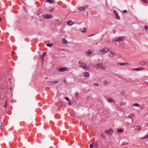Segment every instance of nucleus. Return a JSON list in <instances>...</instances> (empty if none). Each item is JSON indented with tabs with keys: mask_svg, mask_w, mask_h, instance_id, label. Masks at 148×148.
I'll list each match as a JSON object with an SVG mask.
<instances>
[{
	"mask_svg": "<svg viewBox=\"0 0 148 148\" xmlns=\"http://www.w3.org/2000/svg\"><path fill=\"white\" fill-rule=\"evenodd\" d=\"M46 2H48L50 3H53L54 2L53 0H47Z\"/></svg>",
	"mask_w": 148,
	"mask_h": 148,
	"instance_id": "nucleus-19",
	"label": "nucleus"
},
{
	"mask_svg": "<svg viewBox=\"0 0 148 148\" xmlns=\"http://www.w3.org/2000/svg\"><path fill=\"white\" fill-rule=\"evenodd\" d=\"M69 70V69L67 67H61L59 69L58 71L60 72H63L65 71H68Z\"/></svg>",
	"mask_w": 148,
	"mask_h": 148,
	"instance_id": "nucleus-3",
	"label": "nucleus"
},
{
	"mask_svg": "<svg viewBox=\"0 0 148 148\" xmlns=\"http://www.w3.org/2000/svg\"><path fill=\"white\" fill-rule=\"evenodd\" d=\"M134 106L139 107L140 106V105L138 103H135L133 105Z\"/></svg>",
	"mask_w": 148,
	"mask_h": 148,
	"instance_id": "nucleus-25",
	"label": "nucleus"
},
{
	"mask_svg": "<svg viewBox=\"0 0 148 148\" xmlns=\"http://www.w3.org/2000/svg\"><path fill=\"white\" fill-rule=\"evenodd\" d=\"M105 132L107 134V135L108 136H111L113 133V131L112 129H110L109 130H105Z\"/></svg>",
	"mask_w": 148,
	"mask_h": 148,
	"instance_id": "nucleus-7",
	"label": "nucleus"
},
{
	"mask_svg": "<svg viewBox=\"0 0 148 148\" xmlns=\"http://www.w3.org/2000/svg\"><path fill=\"white\" fill-rule=\"evenodd\" d=\"M134 116V114H130L129 115L128 117L130 118H133Z\"/></svg>",
	"mask_w": 148,
	"mask_h": 148,
	"instance_id": "nucleus-18",
	"label": "nucleus"
},
{
	"mask_svg": "<svg viewBox=\"0 0 148 148\" xmlns=\"http://www.w3.org/2000/svg\"><path fill=\"white\" fill-rule=\"evenodd\" d=\"M95 67L97 69L104 70L105 69L106 66L104 65H102L101 64L99 63L96 64L95 66Z\"/></svg>",
	"mask_w": 148,
	"mask_h": 148,
	"instance_id": "nucleus-1",
	"label": "nucleus"
},
{
	"mask_svg": "<svg viewBox=\"0 0 148 148\" xmlns=\"http://www.w3.org/2000/svg\"><path fill=\"white\" fill-rule=\"evenodd\" d=\"M93 52V51L92 49H90L88 50L86 52V55L87 56H89L90 54L92 53Z\"/></svg>",
	"mask_w": 148,
	"mask_h": 148,
	"instance_id": "nucleus-8",
	"label": "nucleus"
},
{
	"mask_svg": "<svg viewBox=\"0 0 148 148\" xmlns=\"http://www.w3.org/2000/svg\"><path fill=\"white\" fill-rule=\"evenodd\" d=\"M125 38V36H123L120 37H119L117 39H115V41L118 42H121L123 41Z\"/></svg>",
	"mask_w": 148,
	"mask_h": 148,
	"instance_id": "nucleus-2",
	"label": "nucleus"
},
{
	"mask_svg": "<svg viewBox=\"0 0 148 148\" xmlns=\"http://www.w3.org/2000/svg\"><path fill=\"white\" fill-rule=\"evenodd\" d=\"M1 21V18H0V21Z\"/></svg>",
	"mask_w": 148,
	"mask_h": 148,
	"instance_id": "nucleus-41",
	"label": "nucleus"
},
{
	"mask_svg": "<svg viewBox=\"0 0 148 148\" xmlns=\"http://www.w3.org/2000/svg\"><path fill=\"white\" fill-rule=\"evenodd\" d=\"M65 99L69 101L70 100L67 97H65Z\"/></svg>",
	"mask_w": 148,
	"mask_h": 148,
	"instance_id": "nucleus-29",
	"label": "nucleus"
},
{
	"mask_svg": "<svg viewBox=\"0 0 148 148\" xmlns=\"http://www.w3.org/2000/svg\"><path fill=\"white\" fill-rule=\"evenodd\" d=\"M69 105H71V101H70V100L69 101Z\"/></svg>",
	"mask_w": 148,
	"mask_h": 148,
	"instance_id": "nucleus-37",
	"label": "nucleus"
},
{
	"mask_svg": "<svg viewBox=\"0 0 148 148\" xmlns=\"http://www.w3.org/2000/svg\"><path fill=\"white\" fill-rule=\"evenodd\" d=\"M79 64H80V66L84 69L89 68V67L87 66L86 64H84L82 62H79Z\"/></svg>",
	"mask_w": 148,
	"mask_h": 148,
	"instance_id": "nucleus-4",
	"label": "nucleus"
},
{
	"mask_svg": "<svg viewBox=\"0 0 148 148\" xmlns=\"http://www.w3.org/2000/svg\"><path fill=\"white\" fill-rule=\"evenodd\" d=\"M108 83V82L107 81H104L103 82V84L104 85H106Z\"/></svg>",
	"mask_w": 148,
	"mask_h": 148,
	"instance_id": "nucleus-27",
	"label": "nucleus"
},
{
	"mask_svg": "<svg viewBox=\"0 0 148 148\" xmlns=\"http://www.w3.org/2000/svg\"><path fill=\"white\" fill-rule=\"evenodd\" d=\"M148 138V134L144 136L142 138L143 139H145Z\"/></svg>",
	"mask_w": 148,
	"mask_h": 148,
	"instance_id": "nucleus-26",
	"label": "nucleus"
},
{
	"mask_svg": "<svg viewBox=\"0 0 148 148\" xmlns=\"http://www.w3.org/2000/svg\"><path fill=\"white\" fill-rule=\"evenodd\" d=\"M108 51L109 49L106 48H104L100 50V52L102 54H104Z\"/></svg>",
	"mask_w": 148,
	"mask_h": 148,
	"instance_id": "nucleus-6",
	"label": "nucleus"
},
{
	"mask_svg": "<svg viewBox=\"0 0 148 148\" xmlns=\"http://www.w3.org/2000/svg\"><path fill=\"white\" fill-rule=\"evenodd\" d=\"M63 41L64 42H65L66 44L67 43V41L65 39H64Z\"/></svg>",
	"mask_w": 148,
	"mask_h": 148,
	"instance_id": "nucleus-30",
	"label": "nucleus"
},
{
	"mask_svg": "<svg viewBox=\"0 0 148 148\" xmlns=\"http://www.w3.org/2000/svg\"><path fill=\"white\" fill-rule=\"evenodd\" d=\"M118 132L119 133H121L123 131V130L122 129H118L117 130Z\"/></svg>",
	"mask_w": 148,
	"mask_h": 148,
	"instance_id": "nucleus-22",
	"label": "nucleus"
},
{
	"mask_svg": "<svg viewBox=\"0 0 148 148\" xmlns=\"http://www.w3.org/2000/svg\"><path fill=\"white\" fill-rule=\"evenodd\" d=\"M87 8V7L86 6L85 7H80L78 8V10L82 11H83L86 10Z\"/></svg>",
	"mask_w": 148,
	"mask_h": 148,
	"instance_id": "nucleus-12",
	"label": "nucleus"
},
{
	"mask_svg": "<svg viewBox=\"0 0 148 148\" xmlns=\"http://www.w3.org/2000/svg\"><path fill=\"white\" fill-rule=\"evenodd\" d=\"M83 74L84 76L86 77H88L90 75L89 73L87 72L84 73Z\"/></svg>",
	"mask_w": 148,
	"mask_h": 148,
	"instance_id": "nucleus-15",
	"label": "nucleus"
},
{
	"mask_svg": "<svg viewBox=\"0 0 148 148\" xmlns=\"http://www.w3.org/2000/svg\"><path fill=\"white\" fill-rule=\"evenodd\" d=\"M82 32H86V29L85 27H84L83 29L81 31Z\"/></svg>",
	"mask_w": 148,
	"mask_h": 148,
	"instance_id": "nucleus-23",
	"label": "nucleus"
},
{
	"mask_svg": "<svg viewBox=\"0 0 148 148\" xmlns=\"http://www.w3.org/2000/svg\"><path fill=\"white\" fill-rule=\"evenodd\" d=\"M127 11V10H124L123 11V12L124 13H125Z\"/></svg>",
	"mask_w": 148,
	"mask_h": 148,
	"instance_id": "nucleus-38",
	"label": "nucleus"
},
{
	"mask_svg": "<svg viewBox=\"0 0 148 148\" xmlns=\"http://www.w3.org/2000/svg\"><path fill=\"white\" fill-rule=\"evenodd\" d=\"M121 66H123L126 64H128L127 63H119V64Z\"/></svg>",
	"mask_w": 148,
	"mask_h": 148,
	"instance_id": "nucleus-21",
	"label": "nucleus"
},
{
	"mask_svg": "<svg viewBox=\"0 0 148 148\" xmlns=\"http://www.w3.org/2000/svg\"><path fill=\"white\" fill-rule=\"evenodd\" d=\"M94 86H99V85L97 83H95V84H94Z\"/></svg>",
	"mask_w": 148,
	"mask_h": 148,
	"instance_id": "nucleus-36",
	"label": "nucleus"
},
{
	"mask_svg": "<svg viewBox=\"0 0 148 148\" xmlns=\"http://www.w3.org/2000/svg\"><path fill=\"white\" fill-rule=\"evenodd\" d=\"M145 30H148V26H145Z\"/></svg>",
	"mask_w": 148,
	"mask_h": 148,
	"instance_id": "nucleus-32",
	"label": "nucleus"
},
{
	"mask_svg": "<svg viewBox=\"0 0 148 148\" xmlns=\"http://www.w3.org/2000/svg\"><path fill=\"white\" fill-rule=\"evenodd\" d=\"M58 82L57 81H52V82H49L51 84H56Z\"/></svg>",
	"mask_w": 148,
	"mask_h": 148,
	"instance_id": "nucleus-17",
	"label": "nucleus"
},
{
	"mask_svg": "<svg viewBox=\"0 0 148 148\" xmlns=\"http://www.w3.org/2000/svg\"><path fill=\"white\" fill-rule=\"evenodd\" d=\"M93 146V144H91L90 146V148H92Z\"/></svg>",
	"mask_w": 148,
	"mask_h": 148,
	"instance_id": "nucleus-34",
	"label": "nucleus"
},
{
	"mask_svg": "<svg viewBox=\"0 0 148 148\" xmlns=\"http://www.w3.org/2000/svg\"><path fill=\"white\" fill-rule=\"evenodd\" d=\"M122 94H124V93L123 92H121V95H122Z\"/></svg>",
	"mask_w": 148,
	"mask_h": 148,
	"instance_id": "nucleus-40",
	"label": "nucleus"
},
{
	"mask_svg": "<svg viewBox=\"0 0 148 148\" xmlns=\"http://www.w3.org/2000/svg\"><path fill=\"white\" fill-rule=\"evenodd\" d=\"M46 55V53L45 52H43L42 53V56L43 57L45 56Z\"/></svg>",
	"mask_w": 148,
	"mask_h": 148,
	"instance_id": "nucleus-33",
	"label": "nucleus"
},
{
	"mask_svg": "<svg viewBox=\"0 0 148 148\" xmlns=\"http://www.w3.org/2000/svg\"><path fill=\"white\" fill-rule=\"evenodd\" d=\"M142 1L144 2L145 3H147V1L146 0H141Z\"/></svg>",
	"mask_w": 148,
	"mask_h": 148,
	"instance_id": "nucleus-31",
	"label": "nucleus"
},
{
	"mask_svg": "<svg viewBox=\"0 0 148 148\" xmlns=\"http://www.w3.org/2000/svg\"><path fill=\"white\" fill-rule=\"evenodd\" d=\"M74 23V22L72 21L69 20L68 21L67 23V24L70 25H72Z\"/></svg>",
	"mask_w": 148,
	"mask_h": 148,
	"instance_id": "nucleus-13",
	"label": "nucleus"
},
{
	"mask_svg": "<svg viewBox=\"0 0 148 148\" xmlns=\"http://www.w3.org/2000/svg\"><path fill=\"white\" fill-rule=\"evenodd\" d=\"M133 70L135 71H140L144 70V69L142 67H140L135 69H133Z\"/></svg>",
	"mask_w": 148,
	"mask_h": 148,
	"instance_id": "nucleus-9",
	"label": "nucleus"
},
{
	"mask_svg": "<svg viewBox=\"0 0 148 148\" xmlns=\"http://www.w3.org/2000/svg\"><path fill=\"white\" fill-rule=\"evenodd\" d=\"M116 110L117 111H120L121 110V107L119 106L116 107Z\"/></svg>",
	"mask_w": 148,
	"mask_h": 148,
	"instance_id": "nucleus-20",
	"label": "nucleus"
},
{
	"mask_svg": "<svg viewBox=\"0 0 148 148\" xmlns=\"http://www.w3.org/2000/svg\"><path fill=\"white\" fill-rule=\"evenodd\" d=\"M140 64L141 66H144L146 64V63L144 61H141L140 62Z\"/></svg>",
	"mask_w": 148,
	"mask_h": 148,
	"instance_id": "nucleus-16",
	"label": "nucleus"
},
{
	"mask_svg": "<svg viewBox=\"0 0 148 148\" xmlns=\"http://www.w3.org/2000/svg\"><path fill=\"white\" fill-rule=\"evenodd\" d=\"M137 129L138 130L140 131L142 129V127L141 126H138Z\"/></svg>",
	"mask_w": 148,
	"mask_h": 148,
	"instance_id": "nucleus-28",
	"label": "nucleus"
},
{
	"mask_svg": "<svg viewBox=\"0 0 148 148\" xmlns=\"http://www.w3.org/2000/svg\"><path fill=\"white\" fill-rule=\"evenodd\" d=\"M114 13L115 14L116 18H117L118 19H119L120 18V17L119 15V14L117 13V12L116 10H114Z\"/></svg>",
	"mask_w": 148,
	"mask_h": 148,
	"instance_id": "nucleus-10",
	"label": "nucleus"
},
{
	"mask_svg": "<svg viewBox=\"0 0 148 148\" xmlns=\"http://www.w3.org/2000/svg\"><path fill=\"white\" fill-rule=\"evenodd\" d=\"M53 44L51 43H49L47 45V47H51L52 46Z\"/></svg>",
	"mask_w": 148,
	"mask_h": 148,
	"instance_id": "nucleus-24",
	"label": "nucleus"
},
{
	"mask_svg": "<svg viewBox=\"0 0 148 148\" xmlns=\"http://www.w3.org/2000/svg\"><path fill=\"white\" fill-rule=\"evenodd\" d=\"M42 17L43 18L49 19L52 18V16L51 14H45L42 15Z\"/></svg>",
	"mask_w": 148,
	"mask_h": 148,
	"instance_id": "nucleus-5",
	"label": "nucleus"
},
{
	"mask_svg": "<svg viewBox=\"0 0 148 148\" xmlns=\"http://www.w3.org/2000/svg\"><path fill=\"white\" fill-rule=\"evenodd\" d=\"M14 51H13V53H12V56H13L14 55Z\"/></svg>",
	"mask_w": 148,
	"mask_h": 148,
	"instance_id": "nucleus-39",
	"label": "nucleus"
},
{
	"mask_svg": "<svg viewBox=\"0 0 148 148\" xmlns=\"http://www.w3.org/2000/svg\"><path fill=\"white\" fill-rule=\"evenodd\" d=\"M54 10V9L53 8H52L51 9V10H50V11L51 12H53Z\"/></svg>",
	"mask_w": 148,
	"mask_h": 148,
	"instance_id": "nucleus-35",
	"label": "nucleus"
},
{
	"mask_svg": "<svg viewBox=\"0 0 148 148\" xmlns=\"http://www.w3.org/2000/svg\"><path fill=\"white\" fill-rule=\"evenodd\" d=\"M108 52H109L110 53V54H109V56L110 57H113L115 56V53H114L113 52L109 51H109Z\"/></svg>",
	"mask_w": 148,
	"mask_h": 148,
	"instance_id": "nucleus-11",
	"label": "nucleus"
},
{
	"mask_svg": "<svg viewBox=\"0 0 148 148\" xmlns=\"http://www.w3.org/2000/svg\"><path fill=\"white\" fill-rule=\"evenodd\" d=\"M107 101L109 102H113L114 103L115 102L114 101L112 100V98H110V97H108L107 99Z\"/></svg>",
	"mask_w": 148,
	"mask_h": 148,
	"instance_id": "nucleus-14",
	"label": "nucleus"
}]
</instances>
